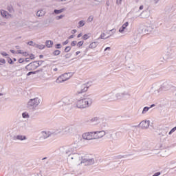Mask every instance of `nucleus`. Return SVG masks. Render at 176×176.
I'll return each instance as SVG.
<instances>
[{
    "instance_id": "obj_2",
    "label": "nucleus",
    "mask_w": 176,
    "mask_h": 176,
    "mask_svg": "<svg viewBox=\"0 0 176 176\" xmlns=\"http://www.w3.org/2000/svg\"><path fill=\"white\" fill-rule=\"evenodd\" d=\"M57 134H63V135H69L76 133V127L74 125L69 126H61L56 131Z\"/></svg>"
},
{
    "instance_id": "obj_29",
    "label": "nucleus",
    "mask_w": 176,
    "mask_h": 176,
    "mask_svg": "<svg viewBox=\"0 0 176 176\" xmlns=\"http://www.w3.org/2000/svg\"><path fill=\"white\" fill-rule=\"evenodd\" d=\"M7 10H8L10 13H14V9L13 8V6H12V5L7 7Z\"/></svg>"
},
{
    "instance_id": "obj_19",
    "label": "nucleus",
    "mask_w": 176,
    "mask_h": 176,
    "mask_svg": "<svg viewBox=\"0 0 176 176\" xmlns=\"http://www.w3.org/2000/svg\"><path fill=\"white\" fill-rule=\"evenodd\" d=\"M13 140H18L19 141H24L27 140V136L23 135H17L13 138Z\"/></svg>"
},
{
    "instance_id": "obj_10",
    "label": "nucleus",
    "mask_w": 176,
    "mask_h": 176,
    "mask_svg": "<svg viewBox=\"0 0 176 176\" xmlns=\"http://www.w3.org/2000/svg\"><path fill=\"white\" fill-rule=\"evenodd\" d=\"M72 76V73H65L60 76L56 80V83H63V82H65L68 80L69 78Z\"/></svg>"
},
{
    "instance_id": "obj_49",
    "label": "nucleus",
    "mask_w": 176,
    "mask_h": 176,
    "mask_svg": "<svg viewBox=\"0 0 176 176\" xmlns=\"http://www.w3.org/2000/svg\"><path fill=\"white\" fill-rule=\"evenodd\" d=\"M64 17V15H59L56 17V20H61Z\"/></svg>"
},
{
    "instance_id": "obj_20",
    "label": "nucleus",
    "mask_w": 176,
    "mask_h": 176,
    "mask_svg": "<svg viewBox=\"0 0 176 176\" xmlns=\"http://www.w3.org/2000/svg\"><path fill=\"white\" fill-rule=\"evenodd\" d=\"M140 16L141 19H148V17H149V12L148 10H144L140 14Z\"/></svg>"
},
{
    "instance_id": "obj_38",
    "label": "nucleus",
    "mask_w": 176,
    "mask_h": 176,
    "mask_svg": "<svg viewBox=\"0 0 176 176\" xmlns=\"http://www.w3.org/2000/svg\"><path fill=\"white\" fill-rule=\"evenodd\" d=\"M36 63L37 64V67H38L43 64V60H36Z\"/></svg>"
},
{
    "instance_id": "obj_22",
    "label": "nucleus",
    "mask_w": 176,
    "mask_h": 176,
    "mask_svg": "<svg viewBox=\"0 0 176 176\" xmlns=\"http://www.w3.org/2000/svg\"><path fill=\"white\" fill-rule=\"evenodd\" d=\"M129 27V22H126L125 23H124L121 28H120L119 29V32H124V30H126V28Z\"/></svg>"
},
{
    "instance_id": "obj_58",
    "label": "nucleus",
    "mask_w": 176,
    "mask_h": 176,
    "mask_svg": "<svg viewBox=\"0 0 176 176\" xmlns=\"http://www.w3.org/2000/svg\"><path fill=\"white\" fill-rule=\"evenodd\" d=\"M160 174H161L160 172H157L153 176H159V175H160Z\"/></svg>"
},
{
    "instance_id": "obj_37",
    "label": "nucleus",
    "mask_w": 176,
    "mask_h": 176,
    "mask_svg": "<svg viewBox=\"0 0 176 176\" xmlns=\"http://www.w3.org/2000/svg\"><path fill=\"white\" fill-rule=\"evenodd\" d=\"M71 49H72L71 46H67V47H66L65 48V50H64L65 53H68V52H69L70 50H71Z\"/></svg>"
},
{
    "instance_id": "obj_46",
    "label": "nucleus",
    "mask_w": 176,
    "mask_h": 176,
    "mask_svg": "<svg viewBox=\"0 0 176 176\" xmlns=\"http://www.w3.org/2000/svg\"><path fill=\"white\" fill-rule=\"evenodd\" d=\"M55 47H56V49H61V48L63 47V45H61V44L58 43V44H56V45H55Z\"/></svg>"
},
{
    "instance_id": "obj_33",
    "label": "nucleus",
    "mask_w": 176,
    "mask_h": 176,
    "mask_svg": "<svg viewBox=\"0 0 176 176\" xmlns=\"http://www.w3.org/2000/svg\"><path fill=\"white\" fill-rule=\"evenodd\" d=\"M64 105H65V104L64 101L63 100V99L58 102V106L60 108H61V107H64Z\"/></svg>"
},
{
    "instance_id": "obj_30",
    "label": "nucleus",
    "mask_w": 176,
    "mask_h": 176,
    "mask_svg": "<svg viewBox=\"0 0 176 176\" xmlns=\"http://www.w3.org/2000/svg\"><path fill=\"white\" fill-rule=\"evenodd\" d=\"M149 109H151V107H144V109L142 111V114L145 115V113H146V112H148V111H149Z\"/></svg>"
},
{
    "instance_id": "obj_50",
    "label": "nucleus",
    "mask_w": 176,
    "mask_h": 176,
    "mask_svg": "<svg viewBox=\"0 0 176 176\" xmlns=\"http://www.w3.org/2000/svg\"><path fill=\"white\" fill-rule=\"evenodd\" d=\"M25 61L24 58H19L18 62L19 63V64H23V62Z\"/></svg>"
},
{
    "instance_id": "obj_39",
    "label": "nucleus",
    "mask_w": 176,
    "mask_h": 176,
    "mask_svg": "<svg viewBox=\"0 0 176 176\" xmlns=\"http://www.w3.org/2000/svg\"><path fill=\"white\" fill-rule=\"evenodd\" d=\"M35 74H38V71L30 72L27 74V76H30V75H35Z\"/></svg>"
},
{
    "instance_id": "obj_55",
    "label": "nucleus",
    "mask_w": 176,
    "mask_h": 176,
    "mask_svg": "<svg viewBox=\"0 0 176 176\" xmlns=\"http://www.w3.org/2000/svg\"><path fill=\"white\" fill-rule=\"evenodd\" d=\"M22 54L24 57H28V56H29L28 52H23Z\"/></svg>"
},
{
    "instance_id": "obj_26",
    "label": "nucleus",
    "mask_w": 176,
    "mask_h": 176,
    "mask_svg": "<svg viewBox=\"0 0 176 176\" xmlns=\"http://www.w3.org/2000/svg\"><path fill=\"white\" fill-rule=\"evenodd\" d=\"M98 45V42H93L89 45V49H95V47H97Z\"/></svg>"
},
{
    "instance_id": "obj_60",
    "label": "nucleus",
    "mask_w": 176,
    "mask_h": 176,
    "mask_svg": "<svg viewBox=\"0 0 176 176\" xmlns=\"http://www.w3.org/2000/svg\"><path fill=\"white\" fill-rule=\"evenodd\" d=\"M117 5H120L122 3V0H117Z\"/></svg>"
},
{
    "instance_id": "obj_40",
    "label": "nucleus",
    "mask_w": 176,
    "mask_h": 176,
    "mask_svg": "<svg viewBox=\"0 0 176 176\" xmlns=\"http://www.w3.org/2000/svg\"><path fill=\"white\" fill-rule=\"evenodd\" d=\"M72 56V54L69 53V54H66L64 57L65 58H71V57Z\"/></svg>"
},
{
    "instance_id": "obj_27",
    "label": "nucleus",
    "mask_w": 176,
    "mask_h": 176,
    "mask_svg": "<svg viewBox=\"0 0 176 176\" xmlns=\"http://www.w3.org/2000/svg\"><path fill=\"white\" fill-rule=\"evenodd\" d=\"M45 46L50 49V47H53V41L48 40L45 42Z\"/></svg>"
},
{
    "instance_id": "obj_16",
    "label": "nucleus",
    "mask_w": 176,
    "mask_h": 176,
    "mask_svg": "<svg viewBox=\"0 0 176 176\" xmlns=\"http://www.w3.org/2000/svg\"><path fill=\"white\" fill-rule=\"evenodd\" d=\"M62 100L65 105H71L74 103V99L69 97L63 98Z\"/></svg>"
},
{
    "instance_id": "obj_47",
    "label": "nucleus",
    "mask_w": 176,
    "mask_h": 176,
    "mask_svg": "<svg viewBox=\"0 0 176 176\" xmlns=\"http://www.w3.org/2000/svg\"><path fill=\"white\" fill-rule=\"evenodd\" d=\"M34 41H30L29 42L27 43V44L29 45V46H33L34 47Z\"/></svg>"
},
{
    "instance_id": "obj_62",
    "label": "nucleus",
    "mask_w": 176,
    "mask_h": 176,
    "mask_svg": "<svg viewBox=\"0 0 176 176\" xmlns=\"http://www.w3.org/2000/svg\"><path fill=\"white\" fill-rule=\"evenodd\" d=\"M71 33L72 34H76V30L74 29V30H72Z\"/></svg>"
},
{
    "instance_id": "obj_42",
    "label": "nucleus",
    "mask_w": 176,
    "mask_h": 176,
    "mask_svg": "<svg viewBox=\"0 0 176 176\" xmlns=\"http://www.w3.org/2000/svg\"><path fill=\"white\" fill-rule=\"evenodd\" d=\"M36 16H38V17H42V16H43V13H42L41 11H37Z\"/></svg>"
},
{
    "instance_id": "obj_52",
    "label": "nucleus",
    "mask_w": 176,
    "mask_h": 176,
    "mask_svg": "<svg viewBox=\"0 0 176 176\" xmlns=\"http://www.w3.org/2000/svg\"><path fill=\"white\" fill-rule=\"evenodd\" d=\"M30 60H35V56L34 54H31L29 58Z\"/></svg>"
},
{
    "instance_id": "obj_32",
    "label": "nucleus",
    "mask_w": 176,
    "mask_h": 176,
    "mask_svg": "<svg viewBox=\"0 0 176 176\" xmlns=\"http://www.w3.org/2000/svg\"><path fill=\"white\" fill-rule=\"evenodd\" d=\"M52 54H54V56H60V54H61V51L56 50L54 51Z\"/></svg>"
},
{
    "instance_id": "obj_18",
    "label": "nucleus",
    "mask_w": 176,
    "mask_h": 176,
    "mask_svg": "<svg viewBox=\"0 0 176 176\" xmlns=\"http://www.w3.org/2000/svg\"><path fill=\"white\" fill-rule=\"evenodd\" d=\"M89 122L92 124H98L100 123V118L98 117H93L89 120Z\"/></svg>"
},
{
    "instance_id": "obj_41",
    "label": "nucleus",
    "mask_w": 176,
    "mask_h": 176,
    "mask_svg": "<svg viewBox=\"0 0 176 176\" xmlns=\"http://www.w3.org/2000/svg\"><path fill=\"white\" fill-rule=\"evenodd\" d=\"M93 19H94V16H93L92 15L89 16L87 19L88 23H91V21H93Z\"/></svg>"
},
{
    "instance_id": "obj_23",
    "label": "nucleus",
    "mask_w": 176,
    "mask_h": 176,
    "mask_svg": "<svg viewBox=\"0 0 176 176\" xmlns=\"http://www.w3.org/2000/svg\"><path fill=\"white\" fill-rule=\"evenodd\" d=\"M117 95L120 96V97H118V100H120L122 97H124V96H129V97H130V94L127 91H124L122 93H118Z\"/></svg>"
},
{
    "instance_id": "obj_59",
    "label": "nucleus",
    "mask_w": 176,
    "mask_h": 176,
    "mask_svg": "<svg viewBox=\"0 0 176 176\" xmlns=\"http://www.w3.org/2000/svg\"><path fill=\"white\" fill-rule=\"evenodd\" d=\"M69 41L68 40H66L65 42L63 43V45H68V43H69Z\"/></svg>"
},
{
    "instance_id": "obj_31",
    "label": "nucleus",
    "mask_w": 176,
    "mask_h": 176,
    "mask_svg": "<svg viewBox=\"0 0 176 176\" xmlns=\"http://www.w3.org/2000/svg\"><path fill=\"white\" fill-rule=\"evenodd\" d=\"M63 12H64V8L54 10V13H55V14H60V13H63Z\"/></svg>"
},
{
    "instance_id": "obj_45",
    "label": "nucleus",
    "mask_w": 176,
    "mask_h": 176,
    "mask_svg": "<svg viewBox=\"0 0 176 176\" xmlns=\"http://www.w3.org/2000/svg\"><path fill=\"white\" fill-rule=\"evenodd\" d=\"M89 38V36L87 34H84L82 37V39L84 41H87V38Z\"/></svg>"
},
{
    "instance_id": "obj_51",
    "label": "nucleus",
    "mask_w": 176,
    "mask_h": 176,
    "mask_svg": "<svg viewBox=\"0 0 176 176\" xmlns=\"http://www.w3.org/2000/svg\"><path fill=\"white\" fill-rule=\"evenodd\" d=\"M8 63L13 65L14 63L13 62V60H12V58H9L8 59Z\"/></svg>"
},
{
    "instance_id": "obj_57",
    "label": "nucleus",
    "mask_w": 176,
    "mask_h": 176,
    "mask_svg": "<svg viewBox=\"0 0 176 176\" xmlns=\"http://www.w3.org/2000/svg\"><path fill=\"white\" fill-rule=\"evenodd\" d=\"M1 54L3 55V56H9V55L8 54V53H6V52H1Z\"/></svg>"
},
{
    "instance_id": "obj_21",
    "label": "nucleus",
    "mask_w": 176,
    "mask_h": 176,
    "mask_svg": "<svg viewBox=\"0 0 176 176\" xmlns=\"http://www.w3.org/2000/svg\"><path fill=\"white\" fill-rule=\"evenodd\" d=\"M168 155H171V151L168 149L162 150L161 151V156L164 157L165 156H168Z\"/></svg>"
},
{
    "instance_id": "obj_3",
    "label": "nucleus",
    "mask_w": 176,
    "mask_h": 176,
    "mask_svg": "<svg viewBox=\"0 0 176 176\" xmlns=\"http://www.w3.org/2000/svg\"><path fill=\"white\" fill-rule=\"evenodd\" d=\"M67 162L69 164H76L77 166L80 164L82 162V156L78 153L67 154Z\"/></svg>"
},
{
    "instance_id": "obj_14",
    "label": "nucleus",
    "mask_w": 176,
    "mask_h": 176,
    "mask_svg": "<svg viewBox=\"0 0 176 176\" xmlns=\"http://www.w3.org/2000/svg\"><path fill=\"white\" fill-rule=\"evenodd\" d=\"M151 121L149 120H143L138 125L135 126V127H141V129H148Z\"/></svg>"
},
{
    "instance_id": "obj_1",
    "label": "nucleus",
    "mask_w": 176,
    "mask_h": 176,
    "mask_svg": "<svg viewBox=\"0 0 176 176\" xmlns=\"http://www.w3.org/2000/svg\"><path fill=\"white\" fill-rule=\"evenodd\" d=\"M91 104H93V95L84 94L81 99L76 101V107L79 109H85L91 107Z\"/></svg>"
},
{
    "instance_id": "obj_36",
    "label": "nucleus",
    "mask_w": 176,
    "mask_h": 176,
    "mask_svg": "<svg viewBox=\"0 0 176 176\" xmlns=\"http://www.w3.org/2000/svg\"><path fill=\"white\" fill-rule=\"evenodd\" d=\"M85 21H80L78 22L79 28L85 26Z\"/></svg>"
},
{
    "instance_id": "obj_43",
    "label": "nucleus",
    "mask_w": 176,
    "mask_h": 176,
    "mask_svg": "<svg viewBox=\"0 0 176 176\" xmlns=\"http://www.w3.org/2000/svg\"><path fill=\"white\" fill-rule=\"evenodd\" d=\"M176 131V126L173 127L168 133L169 135H171L172 133H174Z\"/></svg>"
},
{
    "instance_id": "obj_8",
    "label": "nucleus",
    "mask_w": 176,
    "mask_h": 176,
    "mask_svg": "<svg viewBox=\"0 0 176 176\" xmlns=\"http://www.w3.org/2000/svg\"><path fill=\"white\" fill-rule=\"evenodd\" d=\"M52 135H57L56 131L50 132L43 131L40 133L39 140L41 141H43V140H47V138H49V137H52Z\"/></svg>"
},
{
    "instance_id": "obj_54",
    "label": "nucleus",
    "mask_w": 176,
    "mask_h": 176,
    "mask_svg": "<svg viewBox=\"0 0 176 176\" xmlns=\"http://www.w3.org/2000/svg\"><path fill=\"white\" fill-rule=\"evenodd\" d=\"M71 46H76V41H74L71 43Z\"/></svg>"
},
{
    "instance_id": "obj_48",
    "label": "nucleus",
    "mask_w": 176,
    "mask_h": 176,
    "mask_svg": "<svg viewBox=\"0 0 176 176\" xmlns=\"http://www.w3.org/2000/svg\"><path fill=\"white\" fill-rule=\"evenodd\" d=\"M95 2H96L95 3V5H100V3H101V2L102 1V0H94Z\"/></svg>"
},
{
    "instance_id": "obj_6",
    "label": "nucleus",
    "mask_w": 176,
    "mask_h": 176,
    "mask_svg": "<svg viewBox=\"0 0 176 176\" xmlns=\"http://www.w3.org/2000/svg\"><path fill=\"white\" fill-rule=\"evenodd\" d=\"M91 140H94V132H86L82 133V137L78 136V141L83 142L85 141H91Z\"/></svg>"
},
{
    "instance_id": "obj_13",
    "label": "nucleus",
    "mask_w": 176,
    "mask_h": 176,
    "mask_svg": "<svg viewBox=\"0 0 176 176\" xmlns=\"http://www.w3.org/2000/svg\"><path fill=\"white\" fill-rule=\"evenodd\" d=\"M25 69L27 71H35L36 68H38V65L36 63V61H34L28 64V65L25 66Z\"/></svg>"
},
{
    "instance_id": "obj_4",
    "label": "nucleus",
    "mask_w": 176,
    "mask_h": 176,
    "mask_svg": "<svg viewBox=\"0 0 176 176\" xmlns=\"http://www.w3.org/2000/svg\"><path fill=\"white\" fill-rule=\"evenodd\" d=\"M79 149V145L78 143H74L67 147H62L60 148L61 152H63V155H71L74 153V152H76Z\"/></svg>"
},
{
    "instance_id": "obj_7",
    "label": "nucleus",
    "mask_w": 176,
    "mask_h": 176,
    "mask_svg": "<svg viewBox=\"0 0 176 176\" xmlns=\"http://www.w3.org/2000/svg\"><path fill=\"white\" fill-rule=\"evenodd\" d=\"M120 96L115 92H111L102 96V98L106 101H116Z\"/></svg>"
},
{
    "instance_id": "obj_15",
    "label": "nucleus",
    "mask_w": 176,
    "mask_h": 176,
    "mask_svg": "<svg viewBox=\"0 0 176 176\" xmlns=\"http://www.w3.org/2000/svg\"><path fill=\"white\" fill-rule=\"evenodd\" d=\"M88 89H89V87H87V85H86V84L80 85L78 87L77 93H78V94H82V93H85V92L87 91Z\"/></svg>"
},
{
    "instance_id": "obj_56",
    "label": "nucleus",
    "mask_w": 176,
    "mask_h": 176,
    "mask_svg": "<svg viewBox=\"0 0 176 176\" xmlns=\"http://www.w3.org/2000/svg\"><path fill=\"white\" fill-rule=\"evenodd\" d=\"M0 63H1V64H6V60L5 59H0Z\"/></svg>"
},
{
    "instance_id": "obj_61",
    "label": "nucleus",
    "mask_w": 176,
    "mask_h": 176,
    "mask_svg": "<svg viewBox=\"0 0 176 176\" xmlns=\"http://www.w3.org/2000/svg\"><path fill=\"white\" fill-rule=\"evenodd\" d=\"M107 50H111V47H107L104 49V52H107Z\"/></svg>"
},
{
    "instance_id": "obj_63",
    "label": "nucleus",
    "mask_w": 176,
    "mask_h": 176,
    "mask_svg": "<svg viewBox=\"0 0 176 176\" xmlns=\"http://www.w3.org/2000/svg\"><path fill=\"white\" fill-rule=\"evenodd\" d=\"M106 5H107V6H109V5H111L109 0L107 1Z\"/></svg>"
},
{
    "instance_id": "obj_44",
    "label": "nucleus",
    "mask_w": 176,
    "mask_h": 176,
    "mask_svg": "<svg viewBox=\"0 0 176 176\" xmlns=\"http://www.w3.org/2000/svg\"><path fill=\"white\" fill-rule=\"evenodd\" d=\"M83 43H85V42L83 41H79L78 43H77V46L78 47H80V46H83Z\"/></svg>"
},
{
    "instance_id": "obj_34",
    "label": "nucleus",
    "mask_w": 176,
    "mask_h": 176,
    "mask_svg": "<svg viewBox=\"0 0 176 176\" xmlns=\"http://www.w3.org/2000/svg\"><path fill=\"white\" fill-rule=\"evenodd\" d=\"M22 117L23 118V119H27L28 118H30V114H28V113H22Z\"/></svg>"
},
{
    "instance_id": "obj_64",
    "label": "nucleus",
    "mask_w": 176,
    "mask_h": 176,
    "mask_svg": "<svg viewBox=\"0 0 176 176\" xmlns=\"http://www.w3.org/2000/svg\"><path fill=\"white\" fill-rule=\"evenodd\" d=\"M68 176H76V175L72 173V174H69Z\"/></svg>"
},
{
    "instance_id": "obj_17",
    "label": "nucleus",
    "mask_w": 176,
    "mask_h": 176,
    "mask_svg": "<svg viewBox=\"0 0 176 176\" xmlns=\"http://www.w3.org/2000/svg\"><path fill=\"white\" fill-rule=\"evenodd\" d=\"M160 86L162 91L170 89V83L168 81H164Z\"/></svg>"
},
{
    "instance_id": "obj_5",
    "label": "nucleus",
    "mask_w": 176,
    "mask_h": 176,
    "mask_svg": "<svg viewBox=\"0 0 176 176\" xmlns=\"http://www.w3.org/2000/svg\"><path fill=\"white\" fill-rule=\"evenodd\" d=\"M39 104H41V99L39 98H35L33 99H30L27 104V108L28 109H35Z\"/></svg>"
},
{
    "instance_id": "obj_25",
    "label": "nucleus",
    "mask_w": 176,
    "mask_h": 176,
    "mask_svg": "<svg viewBox=\"0 0 176 176\" xmlns=\"http://www.w3.org/2000/svg\"><path fill=\"white\" fill-rule=\"evenodd\" d=\"M34 47H36L37 49H40V50H43L45 49V45H38L36 43H34Z\"/></svg>"
},
{
    "instance_id": "obj_53",
    "label": "nucleus",
    "mask_w": 176,
    "mask_h": 176,
    "mask_svg": "<svg viewBox=\"0 0 176 176\" xmlns=\"http://www.w3.org/2000/svg\"><path fill=\"white\" fill-rule=\"evenodd\" d=\"M121 134H122V131H118V132H116V137H119V136H120V135H121Z\"/></svg>"
},
{
    "instance_id": "obj_24",
    "label": "nucleus",
    "mask_w": 176,
    "mask_h": 176,
    "mask_svg": "<svg viewBox=\"0 0 176 176\" xmlns=\"http://www.w3.org/2000/svg\"><path fill=\"white\" fill-rule=\"evenodd\" d=\"M142 148L140 150H139L140 152H142L143 151H146V149L149 148V146H148V144H146V143H142Z\"/></svg>"
},
{
    "instance_id": "obj_28",
    "label": "nucleus",
    "mask_w": 176,
    "mask_h": 176,
    "mask_svg": "<svg viewBox=\"0 0 176 176\" xmlns=\"http://www.w3.org/2000/svg\"><path fill=\"white\" fill-rule=\"evenodd\" d=\"M1 14L3 17H8V15L9 14V12L7 11H5L3 10H1Z\"/></svg>"
},
{
    "instance_id": "obj_11",
    "label": "nucleus",
    "mask_w": 176,
    "mask_h": 176,
    "mask_svg": "<svg viewBox=\"0 0 176 176\" xmlns=\"http://www.w3.org/2000/svg\"><path fill=\"white\" fill-rule=\"evenodd\" d=\"M162 91V87L160 86V84L159 83H155L153 85V87H151V92L153 94H159Z\"/></svg>"
},
{
    "instance_id": "obj_9",
    "label": "nucleus",
    "mask_w": 176,
    "mask_h": 176,
    "mask_svg": "<svg viewBox=\"0 0 176 176\" xmlns=\"http://www.w3.org/2000/svg\"><path fill=\"white\" fill-rule=\"evenodd\" d=\"M109 131H113L112 129L100 131H93L94 132V140H100V138H102L106 134H109Z\"/></svg>"
},
{
    "instance_id": "obj_35",
    "label": "nucleus",
    "mask_w": 176,
    "mask_h": 176,
    "mask_svg": "<svg viewBox=\"0 0 176 176\" xmlns=\"http://www.w3.org/2000/svg\"><path fill=\"white\" fill-rule=\"evenodd\" d=\"M108 38L109 36L105 38V33H102L98 39H108Z\"/></svg>"
},
{
    "instance_id": "obj_12",
    "label": "nucleus",
    "mask_w": 176,
    "mask_h": 176,
    "mask_svg": "<svg viewBox=\"0 0 176 176\" xmlns=\"http://www.w3.org/2000/svg\"><path fill=\"white\" fill-rule=\"evenodd\" d=\"M95 161L94 158L87 159V158H82L80 162V164H85V166H91L92 164H94Z\"/></svg>"
}]
</instances>
